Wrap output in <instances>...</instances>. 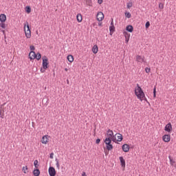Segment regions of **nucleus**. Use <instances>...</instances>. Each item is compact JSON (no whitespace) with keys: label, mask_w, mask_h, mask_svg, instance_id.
I'll use <instances>...</instances> for the list:
<instances>
[{"label":"nucleus","mask_w":176,"mask_h":176,"mask_svg":"<svg viewBox=\"0 0 176 176\" xmlns=\"http://www.w3.org/2000/svg\"><path fill=\"white\" fill-rule=\"evenodd\" d=\"M116 142V136L113 135V131L111 129H109L106 133V138L104 140V143L107 145V151H112L113 149V146L111 144L112 142Z\"/></svg>","instance_id":"nucleus-1"},{"label":"nucleus","mask_w":176,"mask_h":176,"mask_svg":"<svg viewBox=\"0 0 176 176\" xmlns=\"http://www.w3.org/2000/svg\"><path fill=\"white\" fill-rule=\"evenodd\" d=\"M135 96H136L137 98L140 100V101H144V100H146V97H145V93H144L142 88L140 87V84H137L136 87L135 88Z\"/></svg>","instance_id":"nucleus-2"},{"label":"nucleus","mask_w":176,"mask_h":176,"mask_svg":"<svg viewBox=\"0 0 176 176\" xmlns=\"http://www.w3.org/2000/svg\"><path fill=\"white\" fill-rule=\"evenodd\" d=\"M24 32L27 39L31 38V29H30V24L28 22L24 23Z\"/></svg>","instance_id":"nucleus-3"},{"label":"nucleus","mask_w":176,"mask_h":176,"mask_svg":"<svg viewBox=\"0 0 176 176\" xmlns=\"http://www.w3.org/2000/svg\"><path fill=\"white\" fill-rule=\"evenodd\" d=\"M29 58L30 60H35L36 58L38 61L42 58V55H41V53L38 52L37 54H35V52L31 51L29 53Z\"/></svg>","instance_id":"nucleus-4"},{"label":"nucleus","mask_w":176,"mask_h":176,"mask_svg":"<svg viewBox=\"0 0 176 176\" xmlns=\"http://www.w3.org/2000/svg\"><path fill=\"white\" fill-rule=\"evenodd\" d=\"M43 60V69H41V72L42 73L45 72V70H46L47 68H49V59L47 58V57L46 56H43L42 58Z\"/></svg>","instance_id":"nucleus-5"},{"label":"nucleus","mask_w":176,"mask_h":176,"mask_svg":"<svg viewBox=\"0 0 176 176\" xmlns=\"http://www.w3.org/2000/svg\"><path fill=\"white\" fill-rule=\"evenodd\" d=\"M50 138V136H49L48 135H45L44 136H43L41 139L42 144H43V145H47Z\"/></svg>","instance_id":"nucleus-6"},{"label":"nucleus","mask_w":176,"mask_h":176,"mask_svg":"<svg viewBox=\"0 0 176 176\" xmlns=\"http://www.w3.org/2000/svg\"><path fill=\"white\" fill-rule=\"evenodd\" d=\"M136 61L140 64H142V63H145V56H141L140 55L136 56Z\"/></svg>","instance_id":"nucleus-7"},{"label":"nucleus","mask_w":176,"mask_h":176,"mask_svg":"<svg viewBox=\"0 0 176 176\" xmlns=\"http://www.w3.org/2000/svg\"><path fill=\"white\" fill-rule=\"evenodd\" d=\"M114 137L116 138V142H122V141H123V135L120 133H116Z\"/></svg>","instance_id":"nucleus-8"},{"label":"nucleus","mask_w":176,"mask_h":176,"mask_svg":"<svg viewBox=\"0 0 176 176\" xmlns=\"http://www.w3.org/2000/svg\"><path fill=\"white\" fill-rule=\"evenodd\" d=\"M96 18L98 21H102L104 20V13L102 12H98Z\"/></svg>","instance_id":"nucleus-9"},{"label":"nucleus","mask_w":176,"mask_h":176,"mask_svg":"<svg viewBox=\"0 0 176 176\" xmlns=\"http://www.w3.org/2000/svg\"><path fill=\"white\" fill-rule=\"evenodd\" d=\"M162 140L164 142H170V141H171V135H164L162 136Z\"/></svg>","instance_id":"nucleus-10"},{"label":"nucleus","mask_w":176,"mask_h":176,"mask_svg":"<svg viewBox=\"0 0 176 176\" xmlns=\"http://www.w3.org/2000/svg\"><path fill=\"white\" fill-rule=\"evenodd\" d=\"M48 173L50 176H56V169L52 166L49 168Z\"/></svg>","instance_id":"nucleus-11"},{"label":"nucleus","mask_w":176,"mask_h":176,"mask_svg":"<svg viewBox=\"0 0 176 176\" xmlns=\"http://www.w3.org/2000/svg\"><path fill=\"white\" fill-rule=\"evenodd\" d=\"M123 35L124 36L126 43H129V41H130V34L126 31H124Z\"/></svg>","instance_id":"nucleus-12"},{"label":"nucleus","mask_w":176,"mask_h":176,"mask_svg":"<svg viewBox=\"0 0 176 176\" xmlns=\"http://www.w3.org/2000/svg\"><path fill=\"white\" fill-rule=\"evenodd\" d=\"M165 131H167L168 133H171V131L173 130V126L171 125V123H168L166 125Z\"/></svg>","instance_id":"nucleus-13"},{"label":"nucleus","mask_w":176,"mask_h":176,"mask_svg":"<svg viewBox=\"0 0 176 176\" xmlns=\"http://www.w3.org/2000/svg\"><path fill=\"white\" fill-rule=\"evenodd\" d=\"M122 151L124 152H129L130 151V146L127 144H124L122 145Z\"/></svg>","instance_id":"nucleus-14"},{"label":"nucleus","mask_w":176,"mask_h":176,"mask_svg":"<svg viewBox=\"0 0 176 176\" xmlns=\"http://www.w3.org/2000/svg\"><path fill=\"white\" fill-rule=\"evenodd\" d=\"M119 160L120 161L122 167H123L124 168V167H126V161L124 160L123 157H120Z\"/></svg>","instance_id":"nucleus-15"},{"label":"nucleus","mask_w":176,"mask_h":176,"mask_svg":"<svg viewBox=\"0 0 176 176\" xmlns=\"http://www.w3.org/2000/svg\"><path fill=\"white\" fill-rule=\"evenodd\" d=\"M0 21L1 23H5V21H6V15L5 14H0Z\"/></svg>","instance_id":"nucleus-16"},{"label":"nucleus","mask_w":176,"mask_h":176,"mask_svg":"<svg viewBox=\"0 0 176 176\" xmlns=\"http://www.w3.org/2000/svg\"><path fill=\"white\" fill-rule=\"evenodd\" d=\"M92 52L94 54H97V53H98V46L97 45H94L92 47Z\"/></svg>","instance_id":"nucleus-17"},{"label":"nucleus","mask_w":176,"mask_h":176,"mask_svg":"<svg viewBox=\"0 0 176 176\" xmlns=\"http://www.w3.org/2000/svg\"><path fill=\"white\" fill-rule=\"evenodd\" d=\"M76 20L78 23H82V21L83 20V18L82 17L81 14H78L76 15Z\"/></svg>","instance_id":"nucleus-18"},{"label":"nucleus","mask_w":176,"mask_h":176,"mask_svg":"<svg viewBox=\"0 0 176 176\" xmlns=\"http://www.w3.org/2000/svg\"><path fill=\"white\" fill-rule=\"evenodd\" d=\"M41 175V171L39 169L36 168L33 170V175L39 176Z\"/></svg>","instance_id":"nucleus-19"},{"label":"nucleus","mask_w":176,"mask_h":176,"mask_svg":"<svg viewBox=\"0 0 176 176\" xmlns=\"http://www.w3.org/2000/svg\"><path fill=\"white\" fill-rule=\"evenodd\" d=\"M126 30L128 31V32H133L134 31V28H133V25H128L126 28Z\"/></svg>","instance_id":"nucleus-20"},{"label":"nucleus","mask_w":176,"mask_h":176,"mask_svg":"<svg viewBox=\"0 0 176 176\" xmlns=\"http://www.w3.org/2000/svg\"><path fill=\"white\" fill-rule=\"evenodd\" d=\"M110 35H112L115 32V26L113 25L109 27Z\"/></svg>","instance_id":"nucleus-21"},{"label":"nucleus","mask_w":176,"mask_h":176,"mask_svg":"<svg viewBox=\"0 0 176 176\" xmlns=\"http://www.w3.org/2000/svg\"><path fill=\"white\" fill-rule=\"evenodd\" d=\"M67 58L69 63H74V56L69 55L67 56Z\"/></svg>","instance_id":"nucleus-22"},{"label":"nucleus","mask_w":176,"mask_h":176,"mask_svg":"<svg viewBox=\"0 0 176 176\" xmlns=\"http://www.w3.org/2000/svg\"><path fill=\"white\" fill-rule=\"evenodd\" d=\"M22 171L24 173V174H28V166H25L22 168Z\"/></svg>","instance_id":"nucleus-23"},{"label":"nucleus","mask_w":176,"mask_h":176,"mask_svg":"<svg viewBox=\"0 0 176 176\" xmlns=\"http://www.w3.org/2000/svg\"><path fill=\"white\" fill-rule=\"evenodd\" d=\"M25 10L26 13H28V14H30V13H31V7L30 6H26L25 8Z\"/></svg>","instance_id":"nucleus-24"},{"label":"nucleus","mask_w":176,"mask_h":176,"mask_svg":"<svg viewBox=\"0 0 176 176\" xmlns=\"http://www.w3.org/2000/svg\"><path fill=\"white\" fill-rule=\"evenodd\" d=\"M39 162H38L37 160H34V166L35 167V168H38V167H39Z\"/></svg>","instance_id":"nucleus-25"},{"label":"nucleus","mask_w":176,"mask_h":176,"mask_svg":"<svg viewBox=\"0 0 176 176\" xmlns=\"http://www.w3.org/2000/svg\"><path fill=\"white\" fill-rule=\"evenodd\" d=\"M3 109H2V107H0V118H1V119H3Z\"/></svg>","instance_id":"nucleus-26"},{"label":"nucleus","mask_w":176,"mask_h":176,"mask_svg":"<svg viewBox=\"0 0 176 176\" xmlns=\"http://www.w3.org/2000/svg\"><path fill=\"white\" fill-rule=\"evenodd\" d=\"M170 164L171 166H175V167H176L175 161H173V159H171V158H170Z\"/></svg>","instance_id":"nucleus-27"},{"label":"nucleus","mask_w":176,"mask_h":176,"mask_svg":"<svg viewBox=\"0 0 176 176\" xmlns=\"http://www.w3.org/2000/svg\"><path fill=\"white\" fill-rule=\"evenodd\" d=\"M126 6H127L128 9H130V8H131L133 6V2L129 1V3H127Z\"/></svg>","instance_id":"nucleus-28"},{"label":"nucleus","mask_w":176,"mask_h":176,"mask_svg":"<svg viewBox=\"0 0 176 176\" xmlns=\"http://www.w3.org/2000/svg\"><path fill=\"white\" fill-rule=\"evenodd\" d=\"M85 2L88 6H91V0H85Z\"/></svg>","instance_id":"nucleus-29"},{"label":"nucleus","mask_w":176,"mask_h":176,"mask_svg":"<svg viewBox=\"0 0 176 176\" xmlns=\"http://www.w3.org/2000/svg\"><path fill=\"white\" fill-rule=\"evenodd\" d=\"M125 17L130 19L131 17V14H130V12H125Z\"/></svg>","instance_id":"nucleus-30"},{"label":"nucleus","mask_w":176,"mask_h":176,"mask_svg":"<svg viewBox=\"0 0 176 176\" xmlns=\"http://www.w3.org/2000/svg\"><path fill=\"white\" fill-rule=\"evenodd\" d=\"M56 166L58 170H60V163L58 162V160L56 159Z\"/></svg>","instance_id":"nucleus-31"},{"label":"nucleus","mask_w":176,"mask_h":176,"mask_svg":"<svg viewBox=\"0 0 176 176\" xmlns=\"http://www.w3.org/2000/svg\"><path fill=\"white\" fill-rule=\"evenodd\" d=\"M159 8L160 9H164V5L162 3H159Z\"/></svg>","instance_id":"nucleus-32"},{"label":"nucleus","mask_w":176,"mask_h":176,"mask_svg":"<svg viewBox=\"0 0 176 176\" xmlns=\"http://www.w3.org/2000/svg\"><path fill=\"white\" fill-rule=\"evenodd\" d=\"M0 27H1L3 30H5V28H6V24L2 23L0 25Z\"/></svg>","instance_id":"nucleus-33"},{"label":"nucleus","mask_w":176,"mask_h":176,"mask_svg":"<svg viewBox=\"0 0 176 176\" xmlns=\"http://www.w3.org/2000/svg\"><path fill=\"white\" fill-rule=\"evenodd\" d=\"M145 71L146 74H149V72H151V68L146 67Z\"/></svg>","instance_id":"nucleus-34"},{"label":"nucleus","mask_w":176,"mask_h":176,"mask_svg":"<svg viewBox=\"0 0 176 176\" xmlns=\"http://www.w3.org/2000/svg\"><path fill=\"white\" fill-rule=\"evenodd\" d=\"M149 25H151V23L149 21H147L145 25L146 28H149Z\"/></svg>","instance_id":"nucleus-35"},{"label":"nucleus","mask_w":176,"mask_h":176,"mask_svg":"<svg viewBox=\"0 0 176 176\" xmlns=\"http://www.w3.org/2000/svg\"><path fill=\"white\" fill-rule=\"evenodd\" d=\"M30 49L32 52H34V50H35V47L34 45H30Z\"/></svg>","instance_id":"nucleus-36"},{"label":"nucleus","mask_w":176,"mask_h":176,"mask_svg":"<svg viewBox=\"0 0 176 176\" xmlns=\"http://www.w3.org/2000/svg\"><path fill=\"white\" fill-rule=\"evenodd\" d=\"M50 159H54V153H52L50 155Z\"/></svg>","instance_id":"nucleus-37"},{"label":"nucleus","mask_w":176,"mask_h":176,"mask_svg":"<svg viewBox=\"0 0 176 176\" xmlns=\"http://www.w3.org/2000/svg\"><path fill=\"white\" fill-rule=\"evenodd\" d=\"M104 0H98V3H99V5H101V3H102Z\"/></svg>","instance_id":"nucleus-38"},{"label":"nucleus","mask_w":176,"mask_h":176,"mask_svg":"<svg viewBox=\"0 0 176 176\" xmlns=\"http://www.w3.org/2000/svg\"><path fill=\"white\" fill-rule=\"evenodd\" d=\"M100 142H101V140L97 139L96 140V144H100Z\"/></svg>","instance_id":"nucleus-39"},{"label":"nucleus","mask_w":176,"mask_h":176,"mask_svg":"<svg viewBox=\"0 0 176 176\" xmlns=\"http://www.w3.org/2000/svg\"><path fill=\"white\" fill-rule=\"evenodd\" d=\"M153 94H156V87H155L153 89Z\"/></svg>","instance_id":"nucleus-40"},{"label":"nucleus","mask_w":176,"mask_h":176,"mask_svg":"<svg viewBox=\"0 0 176 176\" xmlns=\"http://www.w3.org/2000/svg\"><path fill=\"white\" fill-rule=\"evenodd\" d=\"M82 176H87V175H86V173L85 172H83L82 174Z\"/></svg>","instance_id":"nucleus-41"},{"label":"nucleus","mask_w":176,"mask_h":176,"mask_svg":"<svg viewBox=\"0 0 176 176\" xmlns=\"http://www.w3.org/2000/svg\"><path fill=\"white\" fill-rule=\"evenodd\" d=\"M111 25H113V19L111 21Z\"/></svg>","instance_id":"nucleus-42"},{"label":"nucleus","mask_w":176,"mask_h":176,"mask_svg":"<svg viewBox=\"0 0 176 176\" xmlns=\"http://www.w3.org/2000/svg\"><path fill=\"white\" fill-rule=\"evenodd\" d=\"M98 25L102 26V23H98Z\"/></svg>","instance_id":"nucleus-43"},{"label":"nucleus","mask_w":176,"mask_h":176,"mask_svg":"<svg viewBox=\"0 0 176 176\" xmlns=\"http://www.w3.org/2000/svg\"><path fill=\"white\" fill-rule=\"evenodd\" d=\"M65 71L66 72H67L68 68H65Z\"/></svg>","instance_id":"nucleus-44"},{"label":"nucleus","mask_w":176,"mask_h":176,"mask_svg":"<svg viewBox=\"0 0 176 176\" xmlns=\"http://www.w3.org/2000/svg\"><path fill=\"white\" fill-rule=\"evenodd\" d=\"M1 32H3V34H5V30H1Z\"/></svg>","instance_id":"nucleus-45"},{"label":"nucleus","mask_w":176,"mask_h":176,"mask_svg":"<svg viewBox=\"0 0 176 176\" xmlns=\"http://www.w3.org/2000/svg\"><path fill=\"white\" fill-rule=\"evenodd\" d=\"M154 94V97H156V94Z\"/></svg>","instance_id":"nucleus-46"}]
</instances>
